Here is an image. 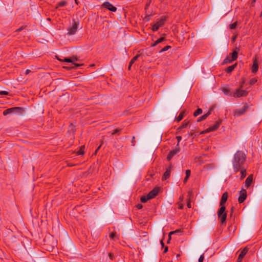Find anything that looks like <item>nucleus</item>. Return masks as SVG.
I'll return each mask as SVG.
<instances>
[{
	"label": "nucleus",
	"mask_w": 262,
	"mask_h": 262,
	"mask_svg": "<svg viewBox=\"0 0 262 262\" xmlns=\"http://www.w3.org/2000/svg\"><path fill=\"white\" fill-rule=\"evenodd\" d=\"M246 158V154L242 150H237L235 153L232 162L233 170L235 173L239 171V169L244 166Z\"/></svg>",
	"instance_id": "obj_1"
},
{
	"label": "nucleus",
	"mask_w": 262,
	"mask_h": 262,
	"mask_svg": "<svg viewBox=\"0 0 262 262\" xmlns=\"http://www.w3.org/2000/svg\"><path fill=\"white\" fill-rule=\"evenodd\" d=\"M79 23L80 21L78 18L73 19L72 24L68 28V35H72L76 34L77 31V28L79 25Z\"/></svg>",
	"instance_id": "obj_2"
},
{
	"label": "nucleus",
	"mask_w": 262,
	"mask_h": 262,
	"mask_svg": "<svg viewBox=\"0 0 262 262\" xmlns=\"http://www.w3.org/2000/svg\"><path fill=\"white\" fill-rule=\"evenodd\" d=\"M24 110L21 107H13L5 110L3 112V115L6 116L8 114H22Z\"/></svg>",
	"instance_id": "obj_3"
},
{
	"label": "nucleus",
	"mask_w": 262,
	"mask_h": 262,
	"mask_svg": "<svg viewBox=\"0 0 262 262\" xmlns=\"http://www.w3.org/2000/svg\"><path fill=\"white\" fill-rule=\"evenodd\" d=\"M166 19H167V16H161L159 19L157 20V21L156 22V23H155L152 26V30L154 32H156V31H158V30L159 29V28L160 27H162L164 25V24L166 20Z\"/></svg>",
	"instance_id": "obj_4"
},
{
	"label": "nucleus",
	"mask_w": 262,
	"mask_h": 262,
	"mask_svg": "<svg viewBox=\"0 0 262 262\" xmlns=\"http://www.w3.org/2000/svg\"><path fill=\"white\" fill-rule=\"evenodd\" d=\"M230 55H231V57L227 56L223 62V64L231 63L232 61L236 60L238 57V52L236 51H234L230 54Z\"/></svg>",
	"instance_id": "obj_5"
},
{
	"label": "nucleus",
	"mask_w": 262,
	"mask_h": 262,
	"mask_svg": "<svg viewBox=\"0 0 262 262\" xmlns=\"http://www.w3.org/2000/svg\"><path fill=\"white\" fill-rule=\"evenodd\" d=\"M248 107V105L247 103L245 104L242 107L236 109L234 111V116L235 117H238L244 114Z\"/></svg>",
	"instance_id": "obj_6"
},
{
	"label": "nucleus",
	"mask_w": 262,
	"mask_h": 262,
	"mask_svg": "<svg viewBox=\"0 0 262 262\" xmlns=\"http://www.w3.org/2000/svg\"><path fill=\"white\" fill-rule=\"evenodd\" d=\"M222 123V120L220 119L215 122V124L212 126L209 127L207 129H206L205 131L203 132V133H209L213 131L216 130L220 126Z\"/></svg>",
	"instance_id": "obj_7"
},
{
	"label": "nucleus",
	"mask_w": 262,
	"mask_h": 262,
	"mask_svg": "<svg viewBox=\"0 0 262 262\" xmlns=\"http://www.w3.org/2000/svg\"><path fill=\"white\" fill-rule=\"evenodd\" d=\"M239 197L238 198V202L239 204L243 203L247 198V193L246 189L243 188L239 191Z\"/></svg>",
	"instance_id": "obj_8"
},
{
	"label": "nucleus",
	"mask_w": 262,
	"mask_h": 262,
	"mask_svg": "<svg viewBox=\"0 0 262 262\" xmlns=\"http://www.w3.org/2000/svg\"><path fill=\"white\" fill-rule=\"evenodd\" d=\"M180 151V148L179 146H178V144H177L176 146V147L174 149H172L170 150L167 156V159L168 161H170L174 156L177 155L178 153H179Z\"/></svg>",
	"instance_id": "obj_9"
},
{
	"label": "nucleus",
	"mask_w": 262,
	"mask_h": 262,
	"mask_svg": "<svg viewBox=\"0 0 262 262\" xmlns=\"http://www.w3.org/2000/svg\"><path fill=\"white\" fill-rule=\"evenodd\" d=\"M248 92L246 90H242L240 89H236L235 93L233 95L234 97L239 98L244 97L247 95Z\"/></svg>",
	"instance_id": "obj_10"
},
{
	"label": "nucleus",
	"mask_w": 262,
	"mask_h": 262,
	"mask_svg": "<svg viewBox=\"0 0 262 262\" xmlns=\"http://www.w3.org/2000/svg\"><path fill=\"white\" fill-rule=\"evenodd\" d=\"M102 7L106 9L111 11L112 12H116L117 11V8L114 6L113 5H112L110 2H104L102 5Z\"/></svg>",
	"instance_id": "obj_11"
},
{
	"label": "nucleus",
	"mask_w": 262,
	"mask_h": 262,
	"mask_svg": "<svg viewBox=\"0 0 262 262\" xmlns=\"http://www.w3.org/2000/svg\"><path fill=\"white\" fill-rule=\"evenodd\" d=\"M171 168L172 165L170 164V165L166 168V171L163 173L162 178V180L163 181L166 180L170 177Z\"/></svg>",
	"instance_id": "obj_12"
},
{
	"label": "nucleus",
	"mask_w": 262,
	"mask_h": 262,
	"mask_svg": "<svg viewBox=\"0 0 262 262\" xmlns=\"http://www.w3.org/2000/svg\"><path fill=\"white\" fill-rule=\"evenodd\" d=\"M217 216L219 219L220 220L221 224L222 225H225L226 223L227 212L222 213L221 214H220L219 213H217Z\"/></svg>",
	"instance_id": "obj_13"
},
{
	"label": "nucleus",
	"mask_w": 262,
	"mask_h": 262,
	"mask_svg": "<svg viewBox=\"0 0 262 262\" xmlns=\"http://www.w3.org/2000/svg\"><path fill=\"white\" fill-rule=\"evenodd\" d=\"M158 192L159 188L156 187L154 188L152 190H151L147 195H148V198H149L150 199H152L155 198L158 195Z\"/></svg>",
	"instance_id": "obj_14"
},
{
	"label": "nucleus",
	"mask_w": 262,
	"mask_h": 262,
	"mask_svg": "<svg viewBox=\"0 0 262 262\" xmlns=\"http://www.w3.org/2000/svg\"><path fill=\"white\" fill-rule=\"evenodd\" d=\"M212 109L213 107H211L207 113L199 117L197 120V122H199L206 119L211 114Z\"/></svg>",
	"instance_id": "obj_15"
},
{
	"label": "nucleus",
	"mask_w": 262,
	"mask_h": 262,
	"mask_svg": "<svg viewBox=\"0 0 262 262\" xmlns=\"http://www.w3.org/2000/svg\"><path fill=\"white\" fill-rule=\"evenodd\" d=\"M253 182V175H249L245 181V187L248 188L251 185Z\"/></svg>",
	"instance_id": "obj_16"
},
{
	"label": "nucleus",
	"mask_w": 262,
	"mask_h": 262,
	"mask_svg": "<svg viewBox=\"0 0 262 262\" xmlns=\"http://www.w3.org/2000/svg\"><path fill=\"white\" fill-rule=\"evenodd\" d=\"M228 197V194L227 192H224L221 198V199L220 200V205H224L225 203L226 202Z\"/></svg>",
	"instance_id": "obj_17"
},
{
	"label": "nucleus",
	"mask_w": 262,
	"mask_h": 262,
	"mask_svg": "<svg viewBox=\"0 0 262 262\" xmlns=\"http://www.w3.org/2000/svg\"><path fill=\"white\" fill-rule=\"evenodd\" d=\"M239 171H240L241 174L240 179L241 180H242L246 176V174H247L246 168L245 167H244V166H243V167H242V168L239 169Z\"/></svg>",
	"instance_id": "obj_18"
},
{
	"label": "nucleus",
	"mask_w": 262,
	"mask_h": 262,
	"mask_svg": "<svg viewBox=\"0 0 262 262\" xmlns=\"http://www.w3.org/2000/svg\"><path fill=\"white\" fill-rule=\"evenodd\" d=\"M258 69V65L257 61L255 60L253 61V64L252 67V72L253 73H255L257 72Z\"/></svg>",
	"instance_id": "obj_19"
},
{
	"label": "nucleus",
	"mask_w": 262,
	"mask_h": 262,
	"mask_svg": "<svg viewBox=\"0 0 262 262\" xmlns=\"http://www.w3.org/2000/svg\"><path fill=\"white\" fill-rule=\"evenodd\" d=\"M236 66H237V63H235L234 64L227 67L225 69V71L228 73H230L234 70V69L236 67Z\"/></svg>",
	"instance_id": "obj_20"
},
{
	"label": "nucleus",
	"mask_w": 262,
	"mask_h": 262,
	"mask_svg": "<svg viewBox=\"0 0 262 262\" xmlns=\"http://www.w3.org/2000/svg\"><path fill=\"white\" fill-rule=\"evenodd\" d=\"M165 40H166V38L164 37H161L160 38L158 39L156 41H155V42L151 45V47H155L158 44H159Z\"/></svg>",
	"instance_id": "obj_21"
},
{
	"label": "nucleus",
	"mask_w": 262,
	"mask_h": 262,
	"mask_svg": "<svg viewBox=\"0 0 262 262\" xmlns=\"http://www.w3.org/2000/svg\"><path fill=\"white\" fill-rule=\"evenodd\" d=\"M188 123H189V121H186V120L183 121L182 123V125L180 127H179L177 129L178 131L180 132L183 128H186L188 126Z\"/></svg>",
	"instance_id": "obj_22"
},
{
	"label": "nucleus",
	"mask_w": 262,
	"mask_h": 262,
	"mask_svg": "<svg viewBox=\"0 0 262 262\" xmlns=\"http://www.w3.org/2000/svg\"><path fill=\"white\" fill-rule=\"evenodd\" d=\"M248 250L246 247L244 248L242 250V251L241 252L240 254L238 255V257H239V258H243L244 257V256H245V255L246 254V253H247Z\"/></svg>",
	"instance_id": "obj_23"
},
{
	"label": "nucleus",
	"mask_w": 262,
	"mask_h": 262,
	"mask_svg": "<svg viewBox=\"0 0 262 262\" xmlns=\"http://www.w3.org/2000/svg\"><path fill=\"white\" fill-rule=\"evenodd\" d=\"M190 174H191L190 170L187 169L186 170V177H185L184 181H183L184 183H186L187 182V181L190 176Z\"/></svg>",
	"instance_id": "obj_24"
},
{
	"label": "nucleus",
	"mask_w": 262,
	"mask_h": 262,
	"mask_svg": "<svg viewBox=\"0 0 262 262\" xmlns=\"http://www.w3.org/2000/svg\"><path fill=\"white\" fill-rule=\"evenodd\" d=\"M63 61L67 62H71L75 66V67H80L81 65L80 64L73 63V60L71 58H65Z\"/></svg>",
	"instance_id": "obj_25"
},
{
	"label": "nucleus",
	"mask_w": 262,
	"mask_h": 262,
	"mask_svg": "<svg viewBox=\"0 0 262 262\" xmlns=\"http://www.w3.org/2000/svg\"><path fill=\"white\" fill-rule=\"evenodd\" d=\"M221 207L217 211V213H219L220 214H221L222 213H225L227 212L226 211V207L224 205H220Z\"/></svg>",
	"instance_id": "obj_26"
},
{
	"label": "nucleus",
	"mask_w": 262,
	"mask_h": 262,
	"mask_svg": "<svg viewBox=\"0 0 262 262\" xmlns=\"http://www.w3.org/2000/svg\"><path fill=\"white\" fill-rule=\"evenodd\" d=\"M67 5V3L64 1H62L57 3L56 8L57 9L60 7H64Z\"/></svg>",
	"instance_id": "obj_27"
},
{
	"label": "nucleus",
	"mask_w": 262,
	"mask_h": 262,
	"mask_svg": "<svg viewBox=\"0 0 262 262\" xmlns=\"http://www.w3.org/2000/svg\"><path fill=\"white\" fill-rule=\"evenodd\" d=\"M139 54L136 55L135 56H134L130 61V66H132V65L134 63V62L138 59V58L140 57Z\"/></svg>",
	"instance_id": "obj_28"
},
{
	"label": "nucleus",
	"mask_w": 262,
	"mask_h": 262,
	"mask_svg": "<svg viewBox=\"0 0 262 262\" xmlns=\"http://www.w3.org/2000/svg\"><path fill=\"white\" fill-rule=\"evenodd\" d=\"M84 146H82L80 148L79 150L77 152V155H83L84 154Z\"/></svg>",
	"instance_id": "obj_29"
},
{
	"label": "nucleus",
	"mask_w": 262,
	"mask_h": 262,
	"mask_svg": "<svg viewBox=\"0 0 262 262\" xmlns=\"http://www.w3.org/2000/svg\"><path fill=\"white\" fill-rule=\"evenodd\" d=\"M150 198H148V195L147 196H142L140 198V201L142 203H146Z\"/></svg>",
	"instance_id": "obj_30"
},
{
	"label": "nucleus",
	"mask_w": 262,
	"mask_h": 262,
	"mask_svg": "<svg viewBox=\"0 0 262 262\" xmlns=\"http://www.w3.org/2000/svg\"><path fill=\"white\" fill-rule=\"evenodd\" d=\"M202 113V110L201 108H198L193 113V116L194 117L198 116L199 115L201 114Z\"/></svg>",
	"instance_id": "obj_31"
},
{
	"label": "nucleus",
	"mask_w": 262,
	"mask_h": 262,
	"mask_svg": "<svg viewBox=\"0 0 262 262\" xmlns=\"http://www.w3.org/2000/svg\"><path fill=\"white\" fill-rule=\"evenodd\" d=\"M121 131H122L121 128H117L113 131V132L112 133V135H114L115 134H117L118 135H119L120 134V133L121 132Z\"/></svg>",
	"instance_id": "obj_32"
},
{
	"label": "nucleus",
	"mask_w": 262,
	"mask_h": 262,
	"mask_svg": "<svg viewBox=\"0 0 262 262\" xmlns=\"http://www.w3.org/2000/svg\"><path fill=\"white\" fill-rule=\"evenodd\" d=\"M181 232V230H180V229L176 230L175 231L170 232L169 233V238H168V240L167 241V243H169V241L170 240V239H171V236H171V234H174V233H178V232Z\"/></svg>",
	"instance_id": "obj_33"
},
{
	"label": "nucleus",
	"mask_w": 262,
	"mask_h": 262,
	"mask_svg": "<svg viewBox=\"0 0 262 262\" xmlns=\"http://www.w3.org/2000/svg\"><path fill=\"white\" fill-rule=\"evenodd\" d=\"M184 112H181L180 113L178 117L177 118V120L178 122L180 121L184 117Z\"/></svg>",
	"instance_id": "obj_34"
},
{
	"label": "nucleus",
	"mask_w": 262,
	"mask_h": 262,
	"mask_svg": "<svg viewBox=\"0 0 262 262\" xmlns=\"http://www.w3.org/2000/svg\"><path fill=\"white\" fill-rule=\"evenodd\" d=\"M237 25V22L235 21L229 25V28L230 29H234L236 28Z\"/></svg>",
	"instance_id": "obj_35"
},
{
	"label": "nucleus",
	"mask_w": 262,
	"mask_h": 262,
	"mask_svg": "<svg viewBox=\"0 0 262 262\" xmlns=\"http://www.w3.org/2000/svg\"><path fill=\"white\" fill-rule=\"evenodd\" d=\"M171 48V46H165L164 48H163V49H162L159 52L160 53H162L163 52H165L167 50H168L169 49H170Z\"/></svg>",
	"instance_id": "obj_36"
},
{
	"label": "nucleus",
	"mask_w": 262,
	"mask_h": 262,
	"mask_svg": "<svg viewBox=\"0 0 262 262\" xmlns=\"http://www.w3.org/2000/svg\"><path fill=\"white\" fill-rule=\"evenodd\" d=\"M257 82V79L255 78H251L250 80V84L253 85Z\"/></svg>",
	"instance_id": "obj_37"
},
{
	"label": "nucleus",
	"mask_w": 262,
	"mask_h": 262,
	"mask_svg": "<svg viewBox=\"0 0 262 262\" xmlns=\"http://www.w3.org/2000/svg\"><path fill=\"white\" fill-rule=\"evenodd\" d=\"M223 92H224V93L226 95H229L230 94V90L229 89H224L223 90Z\"/></svg>",
	"instance_id": "obj_38"
},
{
	"label": "nucleus",
	"mask_w": 262,
	"mask_h": 262,
	"mask_svg": "<svg viewBox=\"0 0 262 262\" xmlns=\"http://www.w3.org/2000/svg\"><path fill=\"white\" fill-rule=\"evenodd\" d=\"M0 95H9V93L7 91H1Z\"/></svg>",
	"instance_id": "obj_39"
},
{
	"label": "nucleus",
	"mask_w": 262,
	"mask_h": 262,
	"mask_svg": "<svg viewBox=\"0 0 262 262\" xmlns=\"http://www.w3.org/2000/svg\"><path fill=\"white\" fill-rule=\"evenodd\" d=\"M204 259V254H202L199 258V262H203Z\"/></svg>",
	"instance_id": "obj_40"
},
{
	"label": "nucleus",
	"mask_w": 262,
	"mask_h": 262,
	"mask_svg": "<svg viewBox=\"0 0 262 262\" xmlns=\"http://www.w3.org/2000/svg\"><path fill=\"white\" fill-rule=\"evenodd\" d=\"M176 139L177 140H178V143L177 144H178V146H179V143L181 141V140H182V137L181 136H177L176 137Z\"/></svg>",
	"instance_id": "obj_41"
},
{
	"label": "nucleus",
	"mask_w": 262,
	"mask_h": 262,
	"mask_svg": "<svg viewBox=\"0 0 262 262\" xmlns=\"http://www.w3.org/2000/svg\"><path fill=\"white\" fill-rule=\"evenodd\" d=\"M78 67H75V66L74 67H63V68L64 69H66L67 70H71L72 69H77Z\"/></svg>",
	"instance_id": "obj_42"
},
{
	"label": "nucleus",
	"mask_w": 262,
	"mask_h": 262,
	"mask_svg": "<svg viewBox=\"0 0 262 262\" xmlns=\"http://www.w3.org/2000/svg\"><path fill=\"white\" fill-rule=\"evenodd\" d=\"M108 256L111 260H113L115 257L113 253H109Z\"/></svg>",
	"instance_id": "obj_43"
},
{
	"label": "nucleus",
	"mask_w": 262,
	"mask_h": 262,
	"mask_svg": "<svg viewBox=\"0 0 262 262\" xmlns=\"http://www.w3.org/2000/svg\"><path fill=\"white\" fill-rule=\"evenodd\" d=\"M136 207L138 209H141L143 208V205L139 203L136 205Z\"/></svg>",
	"instance_id": "obj_44"
},
{
	"label": "nucleus",
	"mask_w": 262,
	"mask_h": 262,
	"mask_svg": "<svg viewBox=\"0 0 262 262\" xmlns=\"http://www.w3.org/2000/svg\"><path fill=\"white\" fill-rule=\"evenodd\" d=\"M116 236V233L115 232H112L110 234V237L111 238H114V237Z\"/></svg>",
	"instance_id": "obj_45"
},
{
	"label": "nucleus",
	"mask_w": 262,
	"mask_h": 262,
	"mask_svg": "<svg viewBox=\"0 0 262 262\" xmlns=\"http://www.w3.org/2000/svg\"><path fill=\"white\" fill-rule=\"evenodd\" d=\"M135 137L134 136L132 138V144L133 146H135Z\"/></svg>",
	"instance_id": "obj_46"
},
{
	"label": "nucleus",
	"mask_w": 262,
	"mask_h": 262,
	"mask_svg": "<svg viewBox=\"0 0 262 262\" xmlns=\"http://www.w3.org/2000/svg\"><path fill=\"white\" fill-rule=\"evenodd\" d=\"M24 29V27L22 26L21 27H20L19 28L17 29L16 31V32H20L23 29Z\"/></svg>",
	"instance_id": "obj_47"
},
{
	"label": "nucleus",
	"mask_w": 262,
	"mask_h": 262,
	"mask_svg": "<svg viewBox=\"0 0 262 262\" xmlns=\"http://www.w3.org/2000/svg\"><path fill=\"white\" fill-rule=\"evenodd\" d=\"M71 59L73 60V63H75L74 61H78V60L77 58L75 57H73Z\"/></svg>",
	"instance_id": "obj_48"
},
{
	"label": "nucleus",
	"mask_w": 262,
	"mask_h": 262,
	"mask_svg": "<svg viewBox=\"0 0 262 262\" xmlns=\"http://www.w3.org/2000/svg\"><path fill=\"white\" fill-rule=\"evenodd\" d=\"M168 247H167V246H166V247H165V248H164V252H164V253H166V252L168 251Z\"/></svg>",
	"instance_id": "obj_49"
},
{
	"label": "nucleus",
	"mask_w": 262,
	"mask_h": 262,
	"mask_svg": "<svg viewBox=\"0 0 262 262\" xmlns=\"http://www.w3.org/2000/svg\"><path fill=\"white\" fill-rule=\"evenodd\" d=\"M102 144H103V141H101V144L96 149L97 150H99V149L100 148V147H101V145H102Z\"/></svg>",
	"instance_id": "obj_50"
},
{
	"label": "nucleus",
	"mask_w": 262,
	"mask_h": 262,
	"mask_svg": "<svg viewBox=\"0 0 262 262\" xmlns=\"http://www.w3.org/2000/svg\"><path fill=\"white\" fill-rule=\"evenodd\" d=\"M233 211H234V207H232L231 208V213H230V216H232V213L233 212Z\"/></svg>",
	"instance_id": "obj_51"
},
{
	"label": "nucleus",
	"mask_w": 262,
	"mask_h": 262,
	"mask_svg": "<svg viewBox=\"0 0 262 262\" xmlns=\"http://www.w3.org/2000/svg\"><path fill=\"white\" fill-rule=\"evenodd\" d=\"M242 259H243V258H239V257H238L237 259V262H241Z\"/></svg>",
	"instance_id": "obj_52"
},
{
	"label": "nucleus",
	"mask_w": 262,
	"mask_h": 262,
	"mask_svg": "<svg viewBox=\"0 0 262 262\" xmlns=\"http://www.w3.org/2000/svg\"><path fill=\"white\" fill-rule=\"evenodd\" d=\"M187 205V207L188 208H191V203H190V202L188 203Z\"/></svg>",
	"instance_id": "obj_53"
},
{
	"label": "nucleus",
	"mask_w": 262,
	"mask_h": 262,
	"mask_svg": "<svg viewBox=\"0 0 262 262\" xmlns=\"http://www.w3.org/2000/svg\"><path fill=\"white\" fill-rule=\"evenodd\" d=\"M183 205H180V206H179V207H178V208H179V209H183Z\"/></svg>",
	"instance_id": "obj_54"
},
{
	"label": "nucleus",
	"mask_w": 262,
	"mask_h": 262,
	"mask_svg": "<svg viewBox=\"0 0 262 262\" xmlns=\"http://www.w3.org/2000/svg\"><path fill=\"white\" fill-rule=\"evenodd\" d=\"M160 243H161V244L162 246V247H164V243H163V241H162V240H161V241H160Z\"/></svg>",
	"instance_id": "obj_55"
},
{
	"label": "nucleus",
	"mask_w": 262,
	"mask_h": 262,
	"mask_svg": "<svg viewBox=\"0 0 262 262\" xmlns=\"http://www.w3.org/2000/svg\"><path fill=\"white\" fill-rule=\"evenodd\" d=\"M31 72V71H30V70H28H28H27L26 71V74H28L29 72Z\"/></svg>",
	"instance_id": "obj_56"
},
{
	"label": "nucleus",
	"mask_w": 262,
	"mask_h": 262,
	"mask_svg": "<svg viewBox=\"0 0 262 262\" xmlns=\"http://www.w3.org/2000/svg\"><path fill=\"white\" fill-rule=\"evenodd\" d=\"M131 67H132V66H130V63H129V66H128V70H130Z\"/></svg>",
	"instance_id": "obj_57"
},
{
	"label": "nucleus",
	"mask_w": 262,
	"mask_h": 262,
	"mask_svg": "<svg viewBox=\"0 0 262 262\" xmlns=\"http://www.w3.org/2000/svg\"><path fill=\"white\" fill-rule=\"evenodd\" d=\"M189 135L190 136H192V135H193V133H192V132H190V133L189 134Z\"/></svg>",
	"instance_id": "obj_58"
},
{
	"label": "nucleus",
	"mask_w": 262,
	"mask_h": 262,
	"mask_svg": "<svg viewBox=\"0 0 262 262\" xmlns=\"http://www.w3.org/2000/svg\"><path fill=\"white\" fill-rule=\"evenodd\" d=\"M98 150H97V149H96L95 150V154L96 155L97 154V152H98Z\"/></svg>",
	"instance_id": "obj_59"
},
{
	"label": "nucleus",
	"mask_w": 262,
	"mask_h": 262,
	"mask_svg": "<svg viewBox=\"0 0 262 262\" xmlns=\"http://www.w3.org/2000/svg\"><path fill=\"white\" fill-rule=\"evenodd\" d=\"M235 38H236V37H235V36L233 37L232 38L233 40H234L235 39Z\"/></svg>",
	"instance_id": "obj_60"
},
{
	"label": "nucleus",
	"mask_w": 262,
	"mask_h": 262,
	"mask_svg": "<svg viewBox=\"0 0 262 262\" xmlns=\"http://www.w3.org/2000/svg\"><path fill=\"white\" fill-rule=\"evenodd\" d=\"M75 2L77 4H78L77 0H75Z\"/></svg>",
	"instance_id": "obj_61"
},
{
	"label": "nucleus",
	"mask_w": 262,
	"mask_h": 262,
	"mask_svg": "<svg viewBox=\"0 0 262 262\" xmlns=\"http://www.w3.org/2000/svg\"><path fill=\"white\" fill-rule=\"evenodd\" d=\"M262 16V12H261V14H260V16Z\"/></svg>",
	"instance_id": "obj_62"
},
{
	"label": "nucleus",
	"mask_w": 262,
	"mask_h": 262,
	"mask_svg": "<svg viewBox=\"0 0 262 262\" xmlns=\"http://www.w3.org/2000/svg\"><path fill=\"white\" fill-rule=\"evenodd\" d=\"M242 87H243V85L242 84V85H241V88H242Z\"/></svg>",
	"instance_id": "obj_63"
},
{
	"label": "nucleus",
	"mask_w": 262,
	"mask_h": 262,
	"mask_svg": "<svg viewBox=\"0 0 262 262\" xmlns=\"http://www.w3.org/2000/svg\"><path fill=\"white\" fill-rule=\"evenodd\" d=\"M48 20H50V18H48Z\"/></svg>",
	"instance_id": "obj_64"
}]
</instances>
